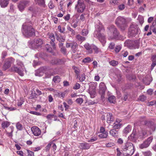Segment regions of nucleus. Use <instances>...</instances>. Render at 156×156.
I'll list each match as a JSON object with an SVG mask.
<instances>
[{
	"instance_id": "6e6552de",
	"label": "nucleus",
	"mask_w": 156,
	"mask_h": 156,
	"mask_svg": "<svg viewBox=\"0 0 156 156\" xmlns=\"http://www.w3.org/2000/svg\"><path fill=\"white\" fill-rule=\"evenodd\" d=\"M86 6L83 0H78L77 4L75 5V9L79 13L83 12L85 9Z\"/></svg>"
},
{
	"instance_id": "37998d69",
	"label": "nucleus",
	"mask_w": 156,
	"mask_h": 156,
	"mask_svg": "<svg viewBox=\"0 0 156 156\" xmlns=\"http://www.w3.org/2000/svg\"><path fill=\"white\" fill-rule=\"evenodd\" d=\"M58 29L60 33H65L64 32L65 30V27H63L61 28V26L59 25L58 27Z\"/></svg>"
},
{
	"instance_id": "dca6fc26",
	"label": "nucleus",
	"mask_w": 156,
	"mask_h": 156,
	"mask_svg": "<svg viewBox=\"0 0 156 156\" xmlns=\"http://www.w3.org/2000/svg\"><path fill=\"white\" fill-rule=\"evenodd\" d=\"M90 146V144L86 142L80 143L79 146L80 148L82 150L88 149Z\"/></svg>"
},
{
	"instance_id": "5fc2aeb1",
	"label": "nucleus",
	"mask_w": 156,
	"mask_h": 156,
	"mask_svg": "<svg viewBox=\"0 0 156 156\" xmlns=\"http://www.w3.org/2000/svg\"><path fill=\"white\" fill-rule=\"evenodd\" d=\"M146 97L144 95L140 96L139 98V100L141 101H144L146 100Z\"/></svg>"
},
{
	"instance_id": "49530a36",
	"label": "nucleus",
	"mask_w": 156,
	"mask_h": 156,
	"mask_svg": "<svg viewBox=\"0 0 156 156\" xmlns=\"http://www.w3.org/2000/svg\"><path fill=\"white\" fill-rule=\"evenodd\" d=\"M80 81L82 82L85 79V75L84 74H81L80 76H79L78 77Z\"/></svg>"
},
{
	"instance_id": "9b49d317",
	"label": "nucleus",
	"mask_w": 156,
	"mask_h": 156,
	"mask_svg": "<svg viewBox=\"0 0 156 156\" xmlns=\"http://www.w3.org/2000/svg\"><path fill=\"white\" fill-rule=\"evenodd\" d=\"M153 139V137L152 136L148 137L143 143L139 145V148L141 149L147 148L150 145Z\"/></svg>"
},
{
	"instance_id": "5701e85b",
	"label": "nucleus",
	"mask_w": 156,
	"mask_h": 156,
	"mask_svg": "<svg viewBox=\"0 0 156 156\" xmlns=\"http://www.w3.org/2000/svg\"><path fill=\"white\" fill-rule=\"evenodd\" d=\"M9 0H1L0 5L2 8L6 7L9 3Z\"/></svg>"
},
{
	"instance_id": "79ce46f5",
	"label": "nucleus",
	"mask_w": 156,
	"mask_h": 156,
	"mask_svg": "<svg viewBox=\"0 0 156 156\" xmlns=\"http://www.w3.org/2000/svg\"><path fill=\"white\" fill-rule=\"evenodd\" d=\"M4 108L6 110H8L9 111H13L16 109V108H14L13 107H9L6 106H5L4 104H2Z\"/></svg>"
},
{
	"instance_id": "774afa93",
	"label": "nucleus",
	"mask_w": 156,
	"mask_h": 156,
	"mask_svg": "<svg viewBox=\"0 0 156 156\" xmlns=\"http://www.w3.org/2000/svg\"><path fill=\"white\" fill-rule=\"evenodd\" d=\"M151 59L152 62L156 63V55H152Z\"/></svg>"
},
{
	"instance_id": "c03bdc74",
	"label": "nucleus",
	"mask_w": 156,
	"mask_h": 156,
	"mask_svg": "<svg viewBox=\"0 0 156 156\" xmlns=\"http://www.w3.org/2000/svg\"><path fill=\"white\" fill-rule=\"evenodd\" d=\"M92 61H93V60L92 59L91 60V59L90 58L87 57H86V58H84L82 62H83L86 63Z\"/></svg>"
},
{
	"instance_id": "39448f33",
	"label": "nucleus",
	"mask_w": 156,
	"mask_h": 156,
	"mask_svg": "<svg viewBox=\"0 0 156 156\" xmlns=\"http://www.w3.org/2000/svg\"><path fill=\"white\" fill-rule=\"evenodd\" d=\"M108 34L110 36L111 39L116 38L119 34L117 29L114 26L110 25L108 27Z\"/></svg>"
},
{
	"instance_id": "f03ea898",
	"label": "nucleus",
	"mask_w": 156,
	"mask_h": 156,
	"mask_svg": "<svg viewBox=\"0 0 156 156\" xmlns=\"http://www.w3.org/2000/svg\"><path fill=\"white\" fill-rule=\"evenodd\" d=\"M22 28V31L25 36L28 37L35 35L34 30L29 23H25L23 24Z\"/></svg>"
},
{
	"instance_id": "4c0bfd02",
	"label": "nucleus",
	"mask_w": 156,
	"mask_h": 156,
	"mask_svg": "<svg viewBox=\"0 0 156 156\" xmlns=\"http://www.w3.org/2000/svg\"><path fill=\"white\" fill-rule=\"evenodd\" d=\"M73 68L74 70L75 73L76 74L77 76V78H78L80 73V70L76 66H73Z\"/></svg>"
},
{
	"instance_id": "0e129e2a",
	"label": "nucleus",
	"mask_w": 156,
	"mask_h": 156,
	"mask_svg": "<svg viewBox=\"0 0 156 156\" xmlns=\"http://www.w3.org/2000/svg\"><path fill=\"white\" fill-rule=\"evenodd\" d=\"M118 81H120L121 79V75L120 73H119L116 74Z\"/></svg>"
},
{
	"instance_id": "c9c22d12",
	"label": "nucleus",
	"mask_w": 156,
	"mask_h": 156,
	"mask_svg": "<svg viewBox=\"0 0 156 156\" xmlns=\"http://www.w3.org/2000/svg\"><path fill=\"white\" fill-rule=\"evenodd\" d=\"M147 133L146 131H143L140 133L139 137L140 138H145L147 136Z\"/></svg>"
},
{
	"instance_id": "4be33fe9",
	"label": "nucleus",
	"mask_w": 156,
	"mask_h": 156,
	"mask_svg": "<svg viewBox=\"0 0 156 156\" xmlns=\"http://www.w3.org/2000/svg\"><path fill=\"white\" fill-rule=\"evenodd\" d=\"M89 89L90 90H95L97 86V83L96 82H90L89 84Z\"/></svg>"
},
{
	"instance_id": "f3484780",
	"label": "nucleus",
	"mask_w": 156,
	"mask_h": 156,
	"mask_svg": "<svg viewBox=\"0 0 156 156\" xmlns=\"http://www.w3.org/2000/svg\"><path fill=\"white\" fill-rule=\"evenodd\" d=\"M51 63L52 65H60L63 63V61L62 59L54 58L51 61Z\"/></svg>"
},
{
	"instance_id": "7c9ffc66",
	"label": "nucleus",
	"mask_w": 156,
	"mask_h": 156,
	"mask_svg": "<svg viewBox=\"0 0 156 156\" xmlns=\"http://www.w3.org/2000/svg\"><path fill=\"white\" fill-rule=\"evenodd\" d=\"M84 47L87 50H88V52L89 54H91L92 53V51L91 46L88 43L84 45Z\"/></svg>"
},
{
	"instance_id": "2eb2a0df",
	"label": "nucleus",
	"mask_w": 156,
	"mask_h": 156,
	"mask_svg": "<svg viewBox=\"0 0 156 156\" xmlns=\"http://www.w3.org/2000/svg\"><path fill=\"white\" fill-rule=\"evenodd\" d=\"M31 129L33 134L35 136H38L41 134L40 129L37 127H33L31 128Z\"/></svg>"
},
{
	"instance_id": "bb28decb",
	"label": "nucleus",
	"mask_w": 156,
	"mask_h": 156,
	"mask_svg": "<svg viewBox=\"0 0 156 156\" xmlns=\"http://www.w3.org/2000/svg\"><path fill=\"white\" fill-rule=\"evenodd\" d=\"M129 97L130 94L129 93L127 92H124L122 98V100L124 101H126L129 99Z\"/></svg>"
},
{
	"instance_id": "603ef678",
	"label": "nucleus",
	"mask_w": 156,
	"mask_h": 156,
	"mask_svg": "<svg viewBox=\"0 0 156 156\" xmlns=\"http://www.w3.org/2000/svg\"><path fill=\"white\" fill-rule=\"evenodd\" d=\"M88 33V31L85 29L83 30L81 32V34L83 36H86Z\"/></svg>"
},
{
	"instance_id": "09e8293b",
	"label": "nucleus",
	"mask_w": 156,
	"mask_h": 156,
	"mask_svg": "<svg viewBox=\"0 0 156 156\" xmlns=\"http://www.w3.org/2000/svg\"><path fill=\"white\" fill-rule=\"evenodd\" d=\"M136 135L133 132L129 137V138L132 141H133L135 140V138H136Z\"/></svg>"
},
{
	"instance_id": "aec40b11",
	"label": "nucleus",
	"mask_w": 156,
	"mask_h": 156,
	"mask_svg": "<svg viewBox=\"0 0 156 156\" xmlns=\"http://www.w3.org/2000/svg\"><path fill=\"white\" fill-rule=\"evenodd\" d=\"M107 118V122L108 123L110 124L112 122L114 121L113 117L112 116V114L111 113H107L106 116Z\"/></svg>"
},
{
	"instance_id": "f257e3e1",
	"label": "nucleus",
	"mask_w": 156,
	"mask_h": 156,
	"mask_svg": "<svg viewBox=\"0 0 156 156\" xmlns=\"http://www.w3.org/2000/svg\"><path fill=\"white\" fill-rule=\"evenodd\" d=\"M122 152L124 156H131L134 152L133 144L127 141L121 146Z\"/></svg>"
},
{
	"instance_id": "3c124183",
	"label": "nucleus",
	"mask_w": 156,
	"mask_h": 156,
	"mask_svg": "<svg viewBox=\"0 0 156 156\" xmlns=\"http://www.w3.org/2000/svg\"><path fill=\"white\" fill-rule=\"evenodd\" d=\"M67 29L68 30L70 31L71 32V34L74 35L75 34V31L72 29L70 26H67Z\"/></svg>"
},
{
	"instance_id": "473e14b6",
	"label": "nucleus",
	"mask_w": 156,
	"mask_h": 156,
	"mask_svg": "<svg viewBox=\"0 0 156 156\" xmlns=\"http://www.w3.org/2000/svg\"><path fill=\"white\" fill-rule=\"evenodd\" d=\"M61 78L58 76H56L53 77L52 81L55 83H59L61 81Z\"/></svg>"
},
{
	"instance_id": "4468645a",
	"label": "nucleus",
	"mask_w": 156,
	"mask_h": 156,
	"mask_svg": "<svg viewBox=\"0 0 156 156\" xmlns=\"http://www.w3.org/2000/svg\"><path fill=\"white\" fill-rule=\"evenodd\" d=\"M107 88L105 83L103 82H101L99 86V93L101 94L105 93L106 90Z\"/></svg>"
},
{
	"instance_id": "72a5a7b5",
	"label": "nucleus",
	"mask_w": 156,
	"mask_h": 156,
	"mask_svg": "<svg viewBox=\"0 0 156 156\" xmlns=\"http://www.w3.org/2000/svg\"><path fill=\"white\" fill-rule=\"evenodd\" d=\"M122 125V124L118 122H117V123H114L113 125H112L113 128H114L113 129H117L120 128Z\"/></svg>"
},
{
	"instance_id": "680f3d73",
	"label": "nucleus",
	"mask_w": 156,
	"mask_h": 156,
	"mask_svg": "<svg viewBox=\"0 0 156 156\" xmlns=\"http://www.w3.org/2000/svg\"><path fill=\"white\" fill-rule=\"evenodd\" d=\"M89 93L90 94V97L91 98H93L94 97V95L95 94V90H92L91 91H90L89 92Z\"/></svg>"
},
{
	"instance_id": "ea45409f",
	"label": "nucleus",
	"mask_w": 156,
	"mask_h": 156,
	"mask_svg": "<svg viewBox=\"0 0 156 156\" xmlns=\"http://www.w3.org/2000/svg\"><path fill=\"white\" fill-rule=\"evenodd\" d=\"M138 20L140 23L141 25L144 22V18L143 16L141 15H139Z\"/></svg>"
},
{
	"instance_id": "7ed1b4c3",
	"label": "nucleus",
	"mask_w": 156,
	"mask_h": 156,
	"mask_svg": "<svg viewBox=\"0 0 156 156\" xmlns=\"http://www.w3.org/2000/svg\"><path fill=\"white\" fill-rule=\"evenodd\" d=\"M124 46L130 49L138 48L139 47V43L137 41H133L128 40L124 42Z\"/></svg>"
},
{
	"instance_id": "a211bd4d",
	"label": "nucleus",
	"mask_w": 156,
	"mask_h": 156,
	"mask_svg": "<svg viewBox=\"0 0 156 156\" xmlns=\"http://www.w3.org/2000/svg\"><path fill=\"white\" fill-rule=\"evenodd\" d=\"M55 34L57 40L60 42H63L65 41V38L63 36L61 35L60 34H58L57 32H55Z\"/></svg>"
},
{
	"instance_id": "2f4dec72",
	"label": "nucleus",
	"mask_w": 156,
	"mask_h": 156,
	"mask_svg": "<svg viewBox=\"0 0 156 156\" xmlns=\"http://www.w3.org/2000/svg\"><path fill=\"white\" fill-rule=\"evenodd\" d=\"M10 125V123L9 122L5 121L3 122L2 123V127L3 129H5L7 128Z\"/></svg>"
},
{
	"instance_id": "052dcab7",
	"label": "nucleus",
	"mask_w": 156,
	"mask_h": 156,
	"mask_svg": "<svg viewBox=\"0 0 156 156\" xmlns=\"http://www.w3.org/2000/svg\"><path fill=\"white\" fill-rule=\"evenodd\" d=\"M61 51L63 54L66 55V49L65 47H61Z\"/></svg>"
},
{
	"instance_id": "58836bf2",
	"label": "nucleus",
	"mask_w": 156,
	"mask_h": 156,
	"mask_svg": "<svg viewBox=\"0 0 156 156\" xmlns=\"http://www.w3.org/2000/svg\"><path fill=\"white\" fill-rule=\"evenodd\" d=\"M37 94L35 92H32L29 97L30 99H34L37 98Z\"/></svg>"
},
{
	"instance_id": "0eeeda50",
	"label": "nucleus",
	"mask_w": 156,
	"mask_h": 156,
	"mask_svg": "<svg viewBox=\"0 0 156 156\" xmlns=\"http://www.w3.org/2000/svg\"><path fill=\"white\" fill-rule=\"evenodd\" d=\"M115 23L120 27L121 29L124 30L126 27V20L123 18L119 16L115 20Z\"/></svg>"
},
{
	"instance_id": "338daca9",
	"label": "nucleus",
	"mask_w": 156,
	"mask_h": 156,
	"mask_svg": "<svg viewBox=\"0 0 156 156\" xmlns=\"http://www.w3.org/2000/svg\"><path fill=\"white\" fill-rule=\"evenodd\" d=\"M41 70L40 69H38L37 70L35 73V75L36 76H40L41 75V73H42L41 71Z\"/></svg>"
},
{
	"instance_id": "de8ad7c7",
	"label": "nucleus",
	"mask_w": 156,
	"mask_h": 156,
	"mask_svg": "<svg viewBox=\"0 0 156 156\" xmlns=\"http://www.w3.org/2000/svg\"><path fill=\"white\" fill-rule=\"evenodd\" d=\"M16 62L17 65L18 66H20L21 67L20 69H22V68H23V67H24V65L22 62H21L20 60L17 59L16 60Z\"/></svg>"
},
{
	"instance_id": "6ab92c4d",
	"label": "nucleus",
	"mask_w": 156,
	"mask_h": 156,
	"mask_svg": "<svg viewBox=\"0 0 156 156\" xmlns=\"http://www.w3.org/2000/svg\"><path fill=\"white\" fill-rule=\"evenodd\" d=\"M109 134L115 138H118L119 136V132L118 130L113 129L109 131Z\"/></svg>"
},
{
	"instance_id": "ddd939ff",
	"label": "nucleus",
	"mask_w": 156,
	"mask_h": 156,
	"mask_svg": "<svg viewBox=\"0 0 156 156\" xmlns=\"http://www.w3.org/2000/svg\"><path fill=\"white\" fill-rule=\"evenodd\" d=\"M49 38L51 40L50 43L52 46L53 49H55V44L54 42L55 41V39L54 34L53 33L50 34L49 35Z\"/></svg>"
},
{
	"instance_id": "c85d7f7f",
	"label": "nucleus",
	"mask_w": 156,
	"mask_h": 156,
	"mask_svg": "<svg viewBox=\"0 0 156 156\" xmlns=\"http://www.w3.org/2000/svg\"><path fill=\"white\" fill-rule=\"evenodd\" d=\"M76 38L77 40L82 42L86 40L85 37L82 36L80 34H78L76 36Z\"/></svg>"
},
{
	"instance_id": "20e7f679",
	"label": "nucleus",
	"mask_w": 156,
	"mask_h": 156,
	"mask_svg": "<svg viewBox=\"0 0 156 156\" xmlns=\"http://www.w3.org/2000/svg\"><path fill=\"white\" fill-rule=\"evenodd\" d=\"M139 32L138 26L135 24H133L130 26L128 34L129 37H133L138 34Z\"/></svg>"
},
{
	"instance_id": "412c9836",
	"label": "nucleus",
	"mask_w": 156,
	"mask_h": 156,
	"mask_svg": "<svg viewBox=\"0 0 156 156\" xmlns=\"http://www.w3.org/2000/svg\"><path fill=\"white\" fill-rule=\"evenodd\" d=\"M13 131V127L12 126H10L7 130H5V132L8 136L11 137L12 136V132Z\"/></svg>"
},
{
	"instance_id": "c756f323",
	"label": "nucleus",
	"mask_w": 156,
	"mask_h": 156,
	"mask_svg": "<svg viewBox=\"0 0 156 156\" xmlns=\"http://www.w3.org/2000/svg\"><path fill=\"white\" fill-rule=\"evenodd\" d=\"M36 4H38L39 5L44 6L45 0H35Z\"/></svg>"
},
{
	"instance_id": "13d9d810",
	"label": "nucleus",
	"mask_w": 156,
	"mask_h": 156,
	"mask_svg": "<svg viewBox=\"0 0 156 156\" xmlns=\"http://www.w3.org/2000/svg\"><path fill=\"white\" fill-rule=\"evenodd\" d=\"M54 117H56V116L53 114H49L47 116L46 118L48 119L51 120Z\"/></svg>"
},
{
	"instance_id": "f8f14e48",
	"label": "nucleus",
	"mask_w": 156,
	"mask_h": 156,
	"mask_svg": "<svg viewBox=\"0 0 156 156\" xmlns=\"http://www.w3.org/2000/svg\"><path fill=\"white\" fill-rule=\"evenodd\" d=\"M30 2L28 0H23L21 1L18 7L20 10L21 11H23L26 7L27 6L30 5Z\"/></svg>"
},
{
	"instance_id": "4d7b16f0",
	"label": "nucleus",
	"mask_w": 156,
	"mask_h": 156,
	"mask_svg": "<svg viewBox=\"0 0 156 156\" xmlns=\"http://www.w3.org/2000/svg\"><path fill=\"white\" fill-rule=\"evenodd\" d=\"M76 101L78 104L80 105L83 103V98H79L76 99Z\"/></svg>"
},
{
	"instance_id": "6e6d98bb",
	"label": "nucleus",
	"mask_w": 156,
	"mask_h": 156,
	"mask_svg": "<svg viewBox=\"0 0 156 156\" xmlns=\"http://www.w3.org/2000/svg\"><path fill=\"white\" fill-rule=\"evenodd\" d=\"M93 49L94 50L96 53H98L101 50L100 49L98 48L96 46H94L93 47Z\"/></svg>"
},
{
	"instance_id": "9d476101",
	"label": "nucleus",
	"mask_w": 156,
	"mask_h": 156,
	"mask_svg": "<svg viewBox=\"0 0 156 156\" xmlns=\"http://www.w3.org/2000/svg\"><path fill=\"white\" fill-rule=\"evenodd\" d=\"M9 71L12 72L17 73L21 76H24L23 68L20 69V67L18 68L15 65H13L9 69Z\"/></svg>"
},
{
	"instance_id": "f704fd0d",
	"label": "nucleus",
	"mask_w": 156,
	"mask_h": 156,
	"mask_svg": "<svg viewBox=\"0 0 156 156\" xmlns=\"http://www.w3.org/2000/svg\"><path fill=\"white\" fill-rule=\"evenodd\" d=\"M108 136V132H105L104 133H101L99 135V137L101 138H106Z\"/></svg>"
},
{
	"instance_id": "864d4df0",
	"label": "nucleus",
	"mask_w": 156,
	"mask_h": 156,
	"mask_svg": "<svg viewBox=\"0 0 156 156\" xmlns=\"http://www.w3.org/2000/svg\"><path fill=\"white\" fill-rule=\"evenodd\" d=\"M143 154L144 156H151V153L150 151L143 152Z\"/></svg>"
},
{
	"instance_id": "a18cd8bd",
	"label": "nucleus",
	"mask_w": 156,
	"mask_h": 156,
	"mask_svg": "<svg viewBox=\"0 0 156 156\" xmlns=\"http://www.w3.org/2000/svg\"><path fill=\"white\" fill-rule=\"evenodd\" d=\"M122 48V45H117L116 46L115 48V51L117 53L119 52Z\"/></svg>"
},
{
	"instance_id": "393cba45",
	"label": "nucleus",
	"mask_w": 156,
	"mask_h": 156,
	"mask_svg": "<svg viewBox=\"0 0 156 156\" xmlns=\"http://www.w3.org/2000/svg\"><path fill=\"white\" fill-rule=\"evenodd\" d=\"M78 48V44L76 42H73L71 44V49L73 53H75L76 51Z\"/></svg>"
},
{
	"instance_id": "b1692460",
	"label": "nucleus",
	"mask_w": 156,
	"mask_h": 156,
	"mask_svg": "<svg viewBox=\"0 0 156 156\" xmlns=\"http://www.w3.org/2000/svg\"><path fill=\"white\" fill-rule=\"evenodd\" d=\"M34 44L37 46H39L43 44V42L42 40L40 38L35 39L34 41Z\"/></svg>"
},
{
	"instance_id": "e433bc0d",
	"label": "nucleus",
	"mask_w": 156,
	"mask_h": 156,
	"mask_svg": "<svg viewBox=\"0 0 156 156\" xmlns=\"http://www.w3.org/2000/svg\"><path fill=\"white\" fill-rule=\"evenodd\" d=\"M131 129L130 126L128 125L124 129L123 132L125 134H127L129 133L131 131Z\"/></svg>"
},
{
	"instance_id": "e2e57ef3",
	"label": "nucleus",
	"mask_w": 156,
	"mask_h": 156,
	"mask_svg": "<svg viewBox=\"0 0 156 156\" xmlns=\"http://www.w3.org/2000/svg\"><path fill=\"white\" fill-rule=\"evenodd\" d=\"M80 87V84L78 83H76L75 86L73 87V89L74 90H77L79 89Z\"/></svg>"
},
{
	"instance_id": "bf43d9fd",
	"label": "nucleus",
	"mask_w": 156,
	"mask_h": 156,
	"mask_svg": "<svg viewBox=\"0 0 156 156\" xmlns=\"http://www.w3.org/2000/svg\"><path fill=\"white\" fill-rule=\"evenodd\" d=\"M30 112V113L31 114L35 115H41V114L40 113H39V112H35V111H30V112Z\"/></svg>"
},
{
	"instance_id": "8fccbe9b",
	"label": "nucleus",
	"mask_w": 156,
	"mask_h": 156,
	"mask_svg": "<svg viewBox=\"0 0 156 156\" xmlns=\"http://www.w3.org/2000/svg\"><path fill=\"white\" fill-rule=\"evenodd\" d=\"M110 64L113 66H115L118 64V62L115 60H113L109 62Z\"/></svg>"
},
{
	"instance_id": "a19ab883",
	"label": "nucleus",
	"mask_w": 156,
	"mask_h": 156,
	"mask_svg": "<svg viewBox=\"0 0 156 156\" xmlns=\"http://www.w3.org/2000/svg\"><path fill=\"white\" fill-rule=\"evenodd\" d=\"M16 127L17 129L19 130H21L23 128L22 125L19 122H18L16 125Z\"/></svg>"
},
{
	"instance_id": "423d86ee",
	"label": "nucleus",
	"mask_w": 156,
	"mask_h": 156,
	"mask_svg": "<svg viewBox=\"0 0 156 156\" xmlns=\"http://www.w3.org/2000/svg\"><path fill=\"white\" fill-rule=\"evenodd\" d=\"M97 23H98V25L97 24L95 26V27L97 30L95 31L94 35L95 37L100 38L101 36V31H103L104 29L101 23L99 20H98Z\"/></svg>"
},
{
	"instance_id": "cd10ccee",
	"label": "nucleus",
	"mask_w": 156,
	"mask_h": 156,
	"mask_svg": "<svg viewBox=\"0 0 156 156\" xmlns=\"http://www.w3.org/2000/svg\"><path fill=\"white\" fill-rule=\"evenodd\" d=\"M108 100L110 103L115 104L116 102V98L113 95L109 97L108 98Z\"/></svg>"
},
{
	"instance_id": "1a4fd4ad",
	"label": "nucleus",
	"mask_w": 156,
	"mask_h": 156,
	"mask_svg": "<svg viewBox=\"0 0 156 156\" xmlns=\"http://www.w3.org/2000/svg\"><path fill=\"white\" fill-rule=\"evenodd\" d=\"M15 61V59L12 57L6 59L2 67L3 70L5 71L10 68L11 64L14 63Z\"/></svg>"
},
{
	"instance_id": "a878e982",
	"label": "nucleus",
	"mask_w": 156,
	"mask_h": 156,
	"mask_svg": "<svg viewBox=\"0 0 156 156\" xmlns=\"http://www.w3.org/2000/svg\"><path fill=\"white\" fill-rule=\"evenodd\" d=\"M66 92V91H65L63 92H55V95L57 97L60 98H63L65 96Z\"/></svg>"
},
{
	"instance_id": "69168bd1",
	"label": "nucleus",
	"mask_w": 156,
	"mask_h": 156,
	"mask_svg": "<svg viewBox=\"0 0 156 156\" xmlns=\"http://www.w3.org/2000/svg\"><path fill=\"white\" fill-rule=\"evenodd\" d=\"M115 46V44L113 42H111L110 43L109 48L110 49H112L114 48Z\"/></svg>"
}]
</instances>
